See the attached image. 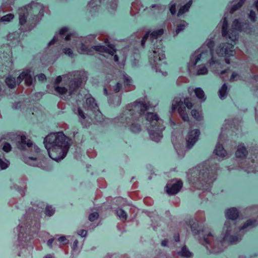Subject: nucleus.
Wrapping results in <instances>:
<instances>
[{
    "mask_svg": "<svg viewBox=\"0 0 258 258\" xmlns=\"http://www.w3.org/2000/svg\"><path fill=\"white\" fill-rule=\"evenodd\" d=\"M44 144L49 156L58 161L67 155L72 144V140L62 132L50 133L44 140Z\"/></svg>",
    "mask_w": 258,
    "mask_h": 258,
    "instance_id": "nucleus-1",
    "label": "nucleus"
},
{
    "mask_svg": "<svg viewBox=\"0 0 258 258\" xmlns=\"http://www.w3.org/2000/svg\"><path fill=\"white\" fill-rule=\"evenodd\" d=\"M16 145L18 149L21 151L33 148L35 155L34 156H24L23 157V161L29 165L45 169L46 164L45 158L41 153L39 148L36 146H33L31 140L27 139L25 135H22L17 141Z\"/></svg>",
    "mask_w": 258,
    "mask_h": 258,
    "instance_id": "nucleus-2",
    "label": "nucleus"
},
{
    "mask_svg": "<svg viewBox=\"0 0 258 258\" xmlns=\"http://www.w3.org/2000/svg\"><path fill=\"white\" fill-rule=\"evenodd\" d=\"M192 107V99L190 98H185L182 101L180 97H175L172 101L171 113L176 109L180 117L184 121H189V116L187 112Z\"/></svg>",
    "mask_w": 258,
    "mask_h": 258,
    "instance_id": "nucleus-3",
    "label": "nucleus"
},
{
    "mask_svg": "<svg viewBox=\"0 0 258 258\" xmlns=\"http://www.w3.org/2000/svg\"><path fill=\"white\" fill-rule=\"evenodd\" d=\"M19 30L23 32L31 31L37 23L31 18L28 11L25 9L21 10L19 13Z\"/></svg>",
    "mask_w": 258,
    "mask_h": 258,
    "instance_id": "nucleus-4",
    "label": "nucleus"
},
{
    "mask_svg": "<svg viewBox=\"0 0 258 258\" xmlns=\"http://www.w3.org/2000/svg\"><path fill=\"white\" fill-rule=\"evenodd\" d=\"M25 10L28 11L30 17L37 24L40 21L44 15V7L42 5L38 3H31L27 6Z\"/></svg>",
    "mask_w": 258,
    "mask_h": 258,
    "instance_id": "nucleus-5",
    "label": "nucleus"
},
{
    "mask_svg": "<svg viewBox=\"0 0 258 258\" xmlns=\"http://www.w3.org/2000/svg\"><path fill=\"white\" fill-rule=\"evenodd\" d=\"M165 58L164 51L161 47H154L149 52V61L153 68H157L160 64V61Z\"/></svg>",
    "mask_w": 258,
    "mask_h": 258,
    "instance_id": "nucleus-6",
    "label": "nucleus"
},
{
    "mask_svg": "<svg viewBox=\"0 0 258 258\" xmlns=\"http://www.w3.org/2000/svg\"><path fill=\"white\" fill-rule=\"evenodd\" d=\"M130 114L134 120L139 119L149 108V105L144 101H136L131 105Z\"/></svg>",
    "mask_w": 258,
    "mask_h": 258,
    "instance_id": "nucleus-7",
    "label": "nucleus"
},
{
    "mask_svg": "<svg viewBox=\"0 0 258 258\" xmlns=\"http://www.w3.org/2000/svg\"><path fill=\"white\" fill-rule=\"evenodd\" d=\"M182 186L183 182L180 179H172L167 182L165 190L169 196L175 195L180 191Z\"/></svg>",
    "mask_w": 258,
    "mask_h": 258,
    "instance_id": "nucleus-8",
    "label": "nucleus"
},
{
    "mask_svg": "<svg viewBox=\"0 0 258 258\" xmlns=\"http://www.w3.org/2000/svg\"><path fill=\"white\" fill-rule=\"evenodd\" d=\"M217 53L219 55L226 57L233 56L235 54L233 46L229 43L223 44L220 46V48L217 50Z\"/></svg>",
    "mask_w": 258,
    "mask_h": 258,
    "instance_id": "nucleus-9",
    "label": "nucleus"
},
{
    "mask_svg": "<svg viewBox=\"0 0 258 258\" xmlns=\"http://www.w3.org/2000/svg\"><path fill=\"white\" fill-rule=\"evenodd\" d=\"M82 81L80 78H74L69 81L66 84L67 86L69 95H72L76 92L82 85Z\"/></svg>",
    "mask_w": 258,
    "mask_h": 258,
    "instance_id": "nucleus-10",
    "label": "nucleus"
},
{
    "mask_svg": "<svg viewBox=\"0 0 258 258\" xmlns=\"http://www.w3.org/2000/svg\"><path fill=\"white\" fill-rule=\"evenodd\" d=\"M107 47H108L103 45H95L92 46V48L94 50V53L95 51L105 52L111 55H113L116 51L115 46L112 44H109L107 45Z\"/></svg>",
    "mask_w": 258,
    "mask_h": 258,
    "instance_id": "nucleus-11",
    "label": "nucleus"
},
{
    "mask_svg": "<svg viewBox=\"0 0 258 258\" xmlns=\"http://www.w3.org/2000/svg\"><path fill=\"white\" fill-rule=\"evenodd\" d=\"M30 71L28 70L23 71L17 78V82L20 84L23 80H25V84L27 86L32 84L33 79L30 74Z\"/></svg>",
    "mask_w": 258,
    "mask_h": 258,
    "instance_id": "nucleus-12",
    "label": "nucleus"
},
{
    "mask_svg": "<svg viewBox=\"0 0 258 258\" xmlns=\"http://www.w3.org/2000/svg\"><path fill=\"white\" fill-rule=\"evenodd\" d=\"M83 107L85 109L91 110L97 109L98 108L95 99L92 96H89L86 98Z\"/></svg>",
    "mask_w": 258,
    "mask_h": 258,
    "instance_id": "nucleus-13",
    "label": "nucleus"
},
{
    "mask_svg": "<svg viewBox=\"0 0 258 258\" xmlns=\"http://www.w3.org/2000/svg\"><path fill=\"white\" fill-rule=\"evenodd\" d=\"M241 27L240 23L238 22L237 20H235L233 22L232 25V29L231 30V31H232L231 35H229V38L233 41L235 40L237 38V31H241Z\"/></svg>",
    "mask_w": 258,
    "mask_h": 258,
    "instance_id": "nucleus-14",
    "label": "nucleus"
},
{
    "mask_svg": "<svg viewBox=\"0 0 258 258\" xmlns=\"http://www.w3.org/2000/svg\"><path fill=\"white\" fill-rule=\"evenodd\" d=\"M203 236V238H201V242L203 244H207L211 243L214 240L213 235L210 232L202 231V233H200V236Z\"/></svg>",
    "mask_w": 258,
    "mask_h": 258,
    "instance_id": "nucleus-15",
    "label": "nucleus"
},
{
    "mask_svg": "<svg viewBox=\"0 0 258 258\" xmlns=\"http://www.w3.org/2000/svg\"><path fill=\"white\" fill-rule=\"evenodd\" d=\"M123 85L125 92H129L135 89V86L132 84V79L127 75H123Z\"/></svg>",
    "mask_w": 258,
    "mask_h": 258,
    "instance_id": "nucleus-16",
    "label": "nucleus"
},
{
    "mask_svg": "<svg viewBox=\"0 0 258 258\" xmlns=\"http://www.w3.org/2000/svg\"><path fill=\"white\" fill-rule=\"evenodd\" d=\"M186 144L185 147L187 150L192 148L194 146V132L191 130V126H190V130L189 131L187 135L185 138Z\"/></svg>",
    "mask_w": 258,
    "mask_h": 258,
    "instance_id": "nucleus-17",
    "label": "nucleus"
},
{
    "mask_svg": "<svg viewBox=\"0 0 258 258\" xmlns=\"http://www.w3.org/2000/svg\"><path fill=\"white\" fill-rule=\"evenodd\" d=\"M236 157L243 158L247 155V151L243 144L238 146L237 151L235 153Z\"/></svg>",
    "mask_w": 258,
    "mask_h": 258,
    "instance_id": "nucleus-18",
    "label": "nucleus"
},
{
    "mask_svg": "<svg viewBox=\"0 0 258 258\" xmlns=\"http://www.w3.org/2000/svg\"><path fill=\"white\" fill-rule=\"evenodd\" d=\"M79 52L82 54H88V55H93L94 50L91 47H89L84 44H81V46L79 48Z\"/></svg>",
    "mask_w": 258,
    "mask_h": 258,
    "instance_id": "nucleus-19",
    "label": "nucleus"
},
{
    "mask_svg": "<svg viewBox=\"0 0 258 258\" xmlns=\"http://www.w3.org/2000/svg\"><path fill=\"white\" fill-rule=\"evenodd\" d=\"M145 117L146 120L151 123H153L154 121L157 122L160 120L158 114L156 113L147 112L145 114Z\"/></svg>",
    "mask_w": 258,
    "mask_h": 258,
    "instance_id": "nucleus-20",
    "label": "nucleus"
},
{
    "mask_svg": "<svg viewBox=\"0 0 258 258\" xmlns=\"http://www.w3.org/2000/svg\"><path fill=\"white\" fill-rule=\"evenodd\" d=\"M226 216L229 219L235 220L238 216V211L235 208L230 209L226 211Z\"/></svg>",
    "mask_w": 258,
    "mask_h": 258,
    "instance_id": "nucleus-21",
    "label": "nucleus"
},
{
    "mask_svg": "<svg viewBox=\"0 0 258 258\" xmlns=\"http://www.w3.org/2000/svg\"><path fill=\"white\" fill-rule=\"evenodd\" d=\"M115 214L119 219L122 222H125L127 220V214L126 212L121 208H117L115 210Z\"/></svg>",
    "mask_w": 258,
    "mask_h": 258,
    "instance_id": "nucleus-22",
    "label": "nucleus"
},
{
    "mask_svg": "<svg viewBox=\"0 0 258 258\" xmlns=\"http://www.w3.org/2000/svg\"><path fill=\"white\" fill-rule=\"evenodd\" d=\"M164 33L163 29H160L153 31L151 33L149 32V39L151 41L153 40L157 39L158 37L161 36Z\"/></svg>",
    "mask_w": 258,
    "mask_h": 258,
    "instance_id": "nucleus-23",
    "label": "nucleus"
},
{
    "mask_svg": "<svg viewBox=\"0 0 258 258\" xmlns=\"http://www.w3.org/2000/svg\"><path fill=\"white\" fill-rule=\"evenodd\" d=\"M5 83L8 87L11 89H13L16 86V79L11 76H9L6 78Z\"/></svg>",
    "mask_w": 258,
    "mask_h": 258,
    "instance_id": "nucleus-24",
    "label": "nucleus"
},
{
    "mask_svg": "<svg viewBox=\"0 0 258 258\" xmlns=\"http://www.w3.org/2000/svg\"><path fill=\"white\" fill-rule=\"evenodd\" d=\"M192 4V1L191 0L189 1L188 3H187L185 5L180 7L179 9L178 13H177V16H179L184 13L187 12L190 8V7L191 6Z\"/></svg>",
    "mask_w": 258,
    "mask_h": 258,
    "instance_id": "nucleus-25",
    "label": "nucleus"
},
{
    "mask_svg": "<svg viewBox=\"0 0 258 258\" xmlns=\"http://www.w3.org/2000/svg\"><path fill=\"white\" fill-rule=\"evenodd\" d=\"M195 94L201 102L204 101L206 99L204 92L201 88L195 89Z\"/></svg>",
    "mask_w": 258,
    "mask_h": 258,
    "instance_id": "nucleus-26",
    "label": "nucleus"
},
{
    "mask_svg": "<svg viewBox=\"0 0 258 258\" xmlns=\"http://www.w3.org/2000/svg\"><path fill=\"white\" fill-rule=\"evenodd\" d=\"M216 154L220 157H224L226 155V152L223 148V147L220 145H217L215 150Z\"/></svg>",
    "mask_w": 258,
    "mask_h": 258,
    "instance_id": "nucleus-27",
    "label": "nucleus"
},
{
    "mask_svg": "<svg viewBox=\"0 0 258 258\" xmlns=\"http://www.w3.org/2000/svg\"><path fill=\"white\" fill-rule=\"evenodd\" d=\"M178 254L182 257H189L191 255V253L184 245L182 247L181 250L178 252Z\"/></svg>",
    "mask_w": 258,
    "mask_h": 258,
    "instance_id": "nucleus-28",
    "label": "nucleus"
},
{
    "mask_svg": "<svg viewBox=\"0 0 258 258\" xmlns=\"http://www.w3.org/2000/svg\"><path fill=\"white\" fill-rule=\"evenodd\" d=\"M227 94V86L225 84H223L219 91V95L221 99H224Z\"/></svg>",
    "mask_w": 258,
    "mask_h": 258,
    "instance_id": "nucleus-29",
    "label": "nucleus"
},
{
    "mask_svg": "<svg viewBox=\"0 0 258 258\" xmlns=\"http://www.w3.org/2000/svg\"><path fill=\"white\" fill-rule=\"evenodd\" d=\"M54 90L60 95H64L68 92V88L65 87L54 86Z\"/></svg>",
    "mask_w": 258,
    "mask_h": 258,
    "instance_id": "nucleus-30",
    "label": "nucleus"
},
{
    "mask_svg": "<svg viewBox=\"0 0 258 258\" xmlns=\"http://www.w3.org/2000/svg\"><path fill=\"white\" fill-rule=\"evenodd\" d=\"M228 28V22L226 18H224L223 21L222 33L223 36H227L228 32L227 31Z\"/></svg>",
    "mask_w": 258,
    "mask_h": 258,
    "instance_id": "nucleus-31",
    "label": "nucleus"
},
{
    "mask_svg": "<svg viewBox=\"0 0 258 258\" xmlns=\"http://www.w3.org/2000/svg\"><path fill=\"white\" fill-rule=\"evenodd\" d=\"M55 212V210L51 206H47L45 209V213L47 216H52Z\"/></svg>",
    "mask_w": 258,
    "mask_h": 258,
    "instance_id": "nucleus-32",
    "label": "nucleus"
},
{
    "mask_svg": "<svg viewBox=\"0 0 258 258\" xmlns=\"http://www.w3.org/2000/svg\"><path fill=\"white\" fill-rule=\"evenodd\" d=\"M130 129L134 133H138L141 130V125L138 123H132Z\"/></svg>",
    "mask_w": 258,
    "mask_h": 258,
    "instance_id": "nucleus-33",
    "label": "nucleus"
},
{
    "mask_svg": "<svg viewBox=\"0 0 258 258\" xmlns=\"http://www.w3.org/2000/svg\"><path fill=\"white\" fill-rule=\"evenodd\" d=\"M245 0H240V1L238 3V4L236 5L233 6L230 12L231 13H234L236 10L239 9L244 3Z\"/></svg>",
    "mask_w": 258,
    "mask_h": 258,
    "instance_id": "nucleus-34",
    "label": "nucleus"
},
{
    "mask_svg": "<svg viewBox=\"0 0 258 258\" xmlns=\"http://www.w3.org/2000/svg\"><path fill=\"white\" fill-rule=\"evenodd\" d=\"M99 216V215L97 212H94L89 214L88 219L91 222H94L98 219Z\"/></svg>",
    "mask_w": 258,
    "mask_h": 258,
    "instance_id": "nucleus-35",
    "label": "nucleus"
},
{
    "mask_svg": "<svg viewBox=\"0 0 258 258\" xmlns=\"http://www.w3.org/2000/svg\"><path fill=\"white\" fill-rule=\"evenodd\" d=\"M10 164V162L9 161L5 160V161L3 160L0 158V167L1 169L4 170L7 168Z\"/></svg>",
    "mask_w": 258,
    "mask_h": 258,
    "instance_id": "nucleus-36",
    "label": "nucleus"
},
{
    "mask_svg": "<svg viewBox=\"0 0 258 258\" xmlns=\"http://www.w3.org/2000/svg\"><path fill=\"white\" fill-rule=\"evenodd\" d=\"M79 116L80 119L84 120L86 118V114L84 112L80 107H78L77 112L76 113Z\"/></svg>",
    "mask_w": 258,
    "mask_h": 258,
    "instance_id": "nucleus-37",
    "label": "nucleus"
},
{
    "mask_svg": "<svg viewBox=\"0 0 258 258\" xmlns=\"http://www.w3.org/2000/svg\"><path fill=\"white\" fill-rule=\"evenodd\" d=\"M185 27V26L184 25V22H183V23L178 25L176 29L175 34L174 35V36L177 35L180 32L183 30Z\"/></svg>",
    "mask_w": 258,
    "mask_h": 258,
    "instance_id": "nucleus-38",
    "label": "nucleus"
},
{
    "mask_svg": "<svg viewBox=\"0 0 258 258\" xmlns=\"http://www.w3.org/2000/svg\"><path fill=\"white\" fill-rule=\"evenodd\" d=\"M14 18V15L12 14H7L2 17L1 20L3 21L9 22Z\"/></svg>",
    "mask_w": 258,
    "mask_h": 258,
    "instance_id": "nucleus-39",
    "label": "nucleus"
},
{
    "mask_svg": "<svg viewBox=\"0 0 258 258\" xmlns=\"http://www.w3.org/2000/svg\"><path fill=\"white\" fill-rule=\"evenodd\" d=\"M149 31L146 32V33L145 34V35L143 36L141 40V45L143 48H144L145 46V43L147 41V40L149 38Z\"/></svg>",
    "mask_w": 258,
    "mask_h": 258,
    "instance_id": "nucleus-40",
    "label": "nucleus"
},
{
    "mask_svg": "<svg viewBox=\"0 0 258 258\" xmlns=\"http://www.w3.org/2000/svg\"><path fill=\"white\" fill-rule=\"evenodd\" d=\"M207 69L205 66H202L198 69L197 74L198 75H205L207 73Z\"/></svg>",
    "mask_w": 258,
    "mask_h": 258,
    "instance_id": "nucleus-41",
    "label": "nucleus"
},
{
    "mask_svg": "<svg viewBox=\"0 0 258 258\" xmlns=\"http://www.w3.org/2000/svg\"><path fill=\"white\" fill-rule=\"evenodd\" d=\"M3 150L4 151L8 153L11 151L12 147L9 143H5L3 147Z\"/></svg>",
    "mask_w": 258,
    "mask_h": 258,
    "instance_id": "nucleus-42",
    "label": "nucleus"
},
{
    "mask_svg": "<svg viewBox=\"0 0 258 258\" xmlns=\"http://www.w3.org/2000/svg\"><path fill=\"white\" fill-rule=\"evenodd\" d=\"M122 87V85L120 83H117L115 86L113 87V90L115 93L119 92Z\"/></svg>",
    "mask_w": 258,
    "mask_h": 258,
    "instance_id": "nucleus-43",
    "label": "nucleus"
},
{
    "mask_svg": "<svg viewBox=\"0 0 258 258\" xmlns=\"http://www.w3.org/2000/svg\"><path fill=\"white\" fill-rule=\"evenodd\" d=\"M62 52L64 54L68 55L70 56H72L73 52L72 50L70 48H64L62 49Z\"/></svg>",
    "mask_w": 258,
    "mask_h": 258,
    "instance_id": "nucleus-44",
    "label": "nucleus"
},
{
    "mask_svg": "<svg viewBox=\"0 0 258 258\" xmlns=\"http://www.w3.org/2000/svg\"><path fill=\"white\" fill-rule=\"evenodd\" d=\"M188 71L190 74H191L194 71V61L191 58L188 64Z\"/></svg>",
    "mask_w": 258,
    "mask_h": 258,
    "instance_id": "nucleus-45",
    "label": "nucleus"
},
{
    "mask_svg": "<svg viewBox=\"0 0 258 258\" xmlns=\"http://www.w3.org/2000/svg\"><path fill=\"white\" fill-rule=\"evenodd\" d=\"M193 170L192 169H190L188 170V172H187V177L188 179V180L190 182H192L193 180Z\"/></svg>",
    "mask_w": 258,
    "mask_h": 258,
    "instance_id": "nucleus-46",
    "label": "nucleus"
},
{
    "mask_svg": "<svg viewBox=\"0 0 258 258\" xmlns=\"http://www.w3.org/2000/svg\"><path fill=\"white\" fill-rule=\"evenodd\" d=\"M58 241L62 243V245H66L68 243V240L66 238L65 236H61L58 238Z\"/></svg>",
    "mask_w": 258,
    "mask_h": 258,
    "instance_id": "nucleus-47",
    "label": "nucleus"
},
{
    "mask_svg": "<svg viewBox=\"0 0 258 258\" xmlns=\"http://www.w3.org/2000/svg\"><path fill=\"white\" fill-rule=\"evenodd\" d=\"M169 11L172 15H174L176 13V4H172L169 8Z\"/></svg>",
    "mask_w": 258,
    "mask_h": 258,
    "instance_id": "nucleus-48",
    "label": "nucleus"
},
{
    "mask_svg": "<svg viewBox=\"0 0 258 258\" xmlns=\"http://www.w3.org/2000/svg\"><path fill=\"white\" fill-rule=\"evenodd\" d=\"M253 221L251 220H248L240 228V230H243L248 227L249 226L252 225Z\"/></svg>",
    "mask_w": 258,
    "mask_h": 258,
    "instance_id": "nucleus-49",
    "label": "nucleus"
},
{
    "mask_svg": "<svg viewBox=\"0 0 258 258\" xmlns=\"http://www.w3.org/2000/svg\"><path fill=\"white\" fill-rule=\"evenodd\" d=\"M69 31V29L67 27H63L59 30V34L61 36H63Z\"/></svg>",
    "mask_w": 258,
    "mask_h": 258,
    "instance_id": "nucleus-50",
    "label": "nucleus"
},
{
    "mask_svg": "<svg viewBox=\"0 0 258 258\" xmlns=\"http://www.w3.org/2000/svg\"><path fill=\"white\" fill-rule=\"evenodd\" d=\"M62 78L61 76H59L57 77L55 80L54 86H58V84L61 82Z\"/></svg>",
    "mask_w": 258,
    "mask_h": 258,
    "instance_id": "nucleus-51",
    "label": "nucleus"
},
{
    "mask_svg": "<svg viewBox=\"0 0 258 258\" xmlns=\"http://www.w3.org/2000/svg\"><path fill=\"white\" fill-rule=\"evenodd\" d=\"M38 79L39 81H44L46 80V77L45 75L43 74H40L38 75Z\"/></svg>",
    "mask_w": 258,
    "mask_h": 258,
    "instance_id": "nucleus-52",
    "label": "nucleus"
},
{
    "mask_svg": "<svg viewBox=\"0 0 258 258\" xmlns=\"http://www.w3.org/2000/svg\"><path fill=\"white\" fill-rule=\"evenodd\" d=\"M78 233L79 235L82 236V237H84L86 236L87 234V231L86 230L81 229L79 231H78Z\"/></svg>",
    "mask_w": 258,
    "mask_h": 258,
    "instance_id": "nucleus-53",
    "label": "nucleus"
},
{
    "mask_svg": "<svg viewBox=\"0 0 258 258\" xmlns=\"http://www.w3.org/2000/svg\"><path fill=\"white\" fill-rule=\"evenodd\" d=\"M249 17L252 21H254L255 19V12L251 11L250 12Z\"/></svg>",
    "mask_w": 258,
    "mask_h": 258,
    "instance_id": "nucleus-54",
    "label": "nucleus"
},
{
    "mask_svg": "<svg viewBox=\"0 0 258 258\" xmlns=\"http://www.w3.org/2000/svg\"><path fill=\"white\" fill-rule=\"evenodd\" d=\"M197 114H198V116L197 117V112L195 110V114H194V115H195V118H196L198 120H200L202 119V114L201 112H197Z\"/></svg>",
    "mask_w": 258,
    "mask_h": 258,
    "instance_id": "nucleus-55",
    "label": "nucleus"
},
{
    "mask_svg": "<svg viewBox=\"0 0 258 258\" xmlns=\"http://www.w3.org/2000/svg\"><path fill=\"white\" fill-rule=\"evenodd\" d=\"M200 135V132L199 130H195V142L196 141L197 137H198Z\"/></svg>",
    "mask_w": 258,
    "mask_h": 258,
    "instance_id": "nucleus-56",
    "label": "nucleus"
},
{
    "mask_svg": "<svg viewBox=\"0 0 258 258\" xmlns=\"http://www.w3.org/2000/svg\"><path fill=\"white\" fill-rule=\"evenodd\" d=\"M174 239L176 242H179L180 241V236L178 233L174 235Z\"/></svg>",
    "mask_w": 258,
    "mask_h": 258,
    "instance_id": "nucleus-57",
    "label": "nucleus"
},
{
    "mask_svg": "<svg viewBox=\"0 0 258 258\" xmlns=\"http://www.w3.org/2000/svg\"><path fill=\"white\" fill-rule=\"evenodd\" d=\"M54 241V239L53 238H50L49 239L48 241H47V245L50 247H52V243Z\"/></svg>",
    "mask_w": 258,
    "mask_h": 258,
    "instance_id": "nucleus-58",
    "label": "nucleus"
},
{
    "mask_svg": "<svg viewBox=\"0 0 258 258\" xmlns=\"http://www.w3.org/2000/svg\"><path fill=\"white\" fill-rule=\"evenodd\" d=\"M238 76V74L235 73H233L232 74L231 77L230 79V81H234L235 80V78Z\"/></svg>",
    "mask_w": 258,
    "mask_h": 258,
    "instance_id": "nucleus-59",
    "label": "nucleus"
},
{
    "mask_svg": "<svg viewBox=\"0 0 258 258\" xmlns=\"http://www.w3.org/2000/svg\"><path fill=\"white\" fill-rule=\"evenodd\" d=\"M168 240L167 239H164L163 240H162V241L161 242V245L163 246H166L168 244Z\"/></svg>",
    "mask_w": 258,
    "mask_h": 258,
    "instance_id": "nucleus-60",
    "label": "nucleus"
},
{
    "mask_svg": "<svg viewBox=\"0 0 258 258\" xmlns=\"http://www.w3.org/2000/svg\"><path fill=\"white\" fill-rule=\"evenodd\" d=\"M71 36H72V34H68V35L66 36V37H65V38H64L65 40H66V41H69V40H70L71 39Z\"/></svg>",
    "mask_w": 258,
    "mask_h": 258,
    "instance_id": "nucleus-61",
    "label": "nucleus"
},
{
    "mask_svg": "<svg viewBox=\"0 0 258 258\" xmlns=\"http://www.w3.org/2000/svg\"><path fill=\"white\" fill-rule=\"evenodd\" d=\"M78 241L77 240H75L73 243L74 247L75 248L76 247H77L78 245Z\"/></svg>",
    "mask_w": 258,
    "mask_h": 258,
    "instance_id": "nucleus-62",
    "label": "nucleus"
},
{
    "mask_svg": "<svg viewBox=\"0 0 258 258\" xmlns=\"http://www.w3.org/2000/svg\"><path fill=\"white\" fill-rule=\"evenodd\" d=\"M104 43H105L106 44H107V45L108 44H110V43H109V39H108V38H106L104 39Z\"/></svg>",
    "mask_w": 258,
    "mask_h": 258,
    "instance_id": "nucleus-63",
    "label": "nucleus"
},
{
    "mask_svg": "<svg viewBox=\"0 0 258 258\" xmlns=\"http://www.w3.org/2000/svg\"><path fill=\"white\" fill-rule=\"evenodd\" d=\"M44 258H54L51 254H47Z\"/></svg>",
    "mask_w": 258,
    "mask_h": 258,
    "instance_id": "nucleus-64",
    "label": "nucleus"
}]
</instances>
